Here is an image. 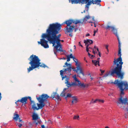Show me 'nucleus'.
Wrapping results in <instances>:
<instances>
[{
	"label": "nucleus",
	"instance_id": "f257e3e1",
	"mask_svg": "<svg viewBox=\"0 0 128 128\" xmlns=\"http://www.w3.org/2000/svg\"><path fill=\"white\" fill-rule=\"evenodd\" d=\"M61 27L62 25L57 22L50 24L46 30V33L43 34L42 36V38L40 39V41L38 42V44H41L45 48H49L48 41L45 38H47L48 40H60V37L61 34L58 36L56 34L59 32Z\"/></svg>",
	"mask_w": 128,
	"mask_h": 128
},
{
	"label": "nucleus",
	"instance_id": "f03ea898",
	"mask_svg": "<svg viewBox=\"0 0 128 128\" xmlns=\"http://www.w3.org/2000/svg\"><path fill=\"white\" fill-rule=\"evenodd\" d=\"M118 40V54L120 57L117 59L114 58L113 61V65L115 64L116 65V66L114 70H113L112 74L116 73L117 74L120 75V76H122L124 74L123 73H121L120 70L122 69V65L123 64V62H122V60L121 57V45L119 40V38L118 35L117 34L116 36Z\"/></svg>",
	"mask_w": 128,
	"mask_h": 128
},
{
	"label": "nucleus",
	"instance_id": "7ed1b4c3",
	"mask_svg": "<svg viewBox=\"0 0 128 128\" xmlns=\"http://www.w3.org/2000/svg\"><path fill=\"white\" fill-rule=\"evenodd\" d=\"M28 59L30 62L29 64L31 65V66H30L29 68L27 69L28 73L33 69L39 67L45 68L46 66L45 64H41L40 62V60L38 56L35 55H31Z\"/></svg>",
	"mask_w": 128,
	"mask_h": 128
},
{
	"label": "nucleus",
	"instance_id": "20e7f679",
	"mask_svg": "<svg viewBox=\"0 0 128 128\" xmlns=\"http://www.w3.org/2000/svg\"><path fill=\"white\" fill-rule=\"evenodd\" d=\"M91 18V17L89 15L86 16L83 19H81L80 20H70L65 21L64 22V24H67L68 26L70 24L74 23L76 24L78 23L82 24H85L87 20Z\"/></svg>",
	"mask_w": 128,
	"mask_h": 128
},
{
	"label": "nucleus",
	"instance_id": "39448f33",
	"mask_svg": "<svg viewBox=\"0 0 128 128\" xmlns=\"http://www.w3.org/2000/svg\"><path fill=\"white\" fill-rule=\"evenodd\" d=\"M114 84H116L118 86L120 91V96L124 94V90L128 89V84L126 81L120 82V80H117L114 81Z\"/></svg>",
	"mask_w": 128,
	"mask_h": 128
},
{
	"label": "nucleus",
	"instance_id": "423d86ee",
	"mask_svg": "<svg viewBox=\"0 0 128 128\" xmlns=\"http://www.w3.org/2000/svg\"><path fill=\"white\" fill-rule=\"evenodd\" d=\"M48 40L52 44V46H54V48H55L56 50L57 51H59L62 52H66L65 50H63L62 49V46L60 42V40H56L55 41L52 40Z\"/></svg>",
	"mask_w": 128,
	"mask_h": 128
},
{
	"label": "nucleus",
	"instance_id": "0eeeda50",
	"mask_svg": "<svg viewBox=\"0 0 128 128\" xmlns=\"http://www.w3.org/2000/svg\"><path fill=\"white\" fill-rule=\"evenodd\" d=\"M70 24L68 26L67 25V26L66 27V34H68L70 33L68 35L71 37L72 36V32H73V30H74V32H76L78 30L77 28H75V26L73 25L71 26L72 24Z\"/></svg>",
	"mask_w": 128,
	"mask_h": 128
},
{
	"label": "nucleus",
	"instance_id": "6e6552de",
	"mask_svg": "<svg viewBox=\"0 0 128 128\" xmlns=\"http://www.w3.org/2000/svg\"><path fill=\"white\" fill-rule=\"evenodd\" d=\"M112 66V67L114 66V68L113 69H112L111 72H110L109 73H107L106 74L104 75V77H106L107 76H109L110 75H111L112 76H113L114 75V74H115L117 76H118V78H120V80H122L123 78L124 77V72H122V71H121L122 70H120V72L121 73H124V74L122 75V76H120V75H118V74H117L116 73H114V74H112V71L113 70H114V68H115L116 66V64H115V65H113H113Z\"/></svg>",
	"mask_w": 128,
	"mask_h": 128
},
{
	"label": "nucleus",
	"instance_id": "1a4fd4ad",
	"mask_svg": "<svg viewBox=\"0 0 128 128\" xmlns=\"http://www.w3.org/2000/svg\"><path fill=\"white\" fill-rule=\"evenodd\" d=\"M104 28L106 30H110L111 29L112 31L116 36L118 34L116 29L114 26L111 25V23L110 22H108L106 26L104 27Z\"/></svg>",
	"mask_w": 128,
	"mask_h": 128
},
{
	"label": "nucleus",
	"instance_id": "9d476101",
	"mask_svg": "<svg viewBox=\"0 0 128 128\" xmlns=\"http://www.w3.org/2000/svg\"><path fill=\"white\" fill-rule=\"evenodd\" d=\"M126 98H123L122 96H121L120 98L118 99V101L116 102L118 106L121 104L126 105V104L128 105V102Z\"/></svg>",
	"mask_w": 128,
	"mask_h": 128
},
{
	"label": "nucleus",
	"instance_id": "9b49d317",
	"mask_svg": "<svg viewBox=\"0 0 128 128\" xmlns=\"http://www.w3.org/2000/svg\"><path fill=\"white\" fill-rule=\"evenodd\" d=\"M50 97L48 96L47 94H43L38 97L36 96V98L37 99L40 100V101L42 102H44L45 101H47V98H50Z\"/></svg>",
	"mask_w": 128,
	"mask_h": 128
},
{
	"label": "nucleus",
	"instance_id": "f8f14e48",
	"mask_svg": "<svg viewBox=\"0 0 128 128\" xmlns=\"http://www.w3.org/2000/svg\"><path fill=\"white\" fill-rule=\"evenodd\" d=\"M75 63L76 65V70L77 71V70H79V74H81L82 75L83 77H82L79 76H79L81 78L83 79L84 75V72H83L81 68L80 64L78 63V62Z\"/></svg>",
	"mask_w": 128,
	"mask_h": 128
},
{
	"label": "nucleus",
	"instance_id": "ddd939ff",
	"mask_svg": "<svg viewBox=\"0 0 128 128\" xmlns=\"http://www.w3.org/2000/svg\"><path fill=\"white\" fill-rule=\"evenodd\" d=\"M32 120H35V122L34 123H35L36 125H37L38 124H40L41 122L40 121H38L37 122H36V121L38 118L39 117L38 114L35 113H34L32 116Z\"/></svg>",
	"mask_w": 128,
	"mask_h": 128
},
{
	"label": "nucleus",
	"instance_id": "4468645a",
	"mask_svg": "<svg viewBox=\"0 0 128 128\" xmlns=\"http://www.w3.org/2000/svg\"><path fill=\"white\" fill-rule=\"evenodd\" d=\"M50 98H52V99H54L55 100L57 99L58 100H61L60 96L57 94L56 92H53Z\"/></svg>",
	"mask_w": 128,
	"mask_h": 128
},
{
	"label": "nucleus",
	"instance_id": "2eb2a0df",
	"mask_svg": "<svg viewBox=\"0 0 128 128\" xmlns=\"http://www.w3.org/2000/svg\"><path fill=\"white\" fill-rule=\"evenodd\" d=\"M64 64L65 65L63 66L64 67H65L66 66L68 67V66L67 68H65V71H68V73H70L72 69V65L70 64H68L67 62L65 63Z\"/></svg>",
	"mask_w": 128,
	"mask_h": 128
},
{
	"label": "nucleus",
	"instance_id": "dca6fc26",
	"mask_svg": "<svg viewBox=\"0 0 128 128\" xmlns=\"http://www.w3.org/2000/svg\"><path fill=\"white\" fill-rule=\"evenodd\" d=\"M69 2H71L72 4H84V0H68Z\"/></svg>",
	"mask_w": 128,
	"mask_h": 128
},
{
	"label": "nucleus",
	"instance_id": "f3484780",
	"mask_svg": "<svg viewBox=\"0 0 128 128\" xmlns=\"http://www.w3.org/2000/svg\"><path fill=\"white\" fill-rule=\"evenodd\" d=\"M28 98L27 97H24L22 98L21 100H17V102H19L23 104H25L27 103V100Z\"/></svg>",
	"mask_w": 128,
	"mask_h": 128
},
{
	"label": "nucleus",
	"instance_id": "a211bd4d",
	"mask_svg": "<svg viewBox=\"0 0 128 128\" xmlns=\"http://www.w3.org/2000/svg\"><path fill=\"white\" fill-rule=\"evenodd\" d=\"M39 102L40 103V104H37L38 108V110L39 109H42L43 107H44L45 105L44 103V102H42L40 101V100L37 99Z\"/></svg>",
	"mask_w": 128,
	"mask_h": 128
},
{
	"label": "nucleus",
	"instance_id": "6ab92c4d",
	"mask_svg": "<svg viewBox=\"0 0 128 128\" xmlns=\"http://www.w3.org/2000/svg\"><path fill=\"white\" fill-rule=\"evenodd\" d=\"M90 2H91V4H96L97 5H99V6H101L100 4V2H101V0H90Z\"/></svg>",
	"mask_w": 128,
	"mask_h": 128
},
{
	"label": "nucleus",
	"instance_id": "aec40b11",
	"mask_svg": "<svg viewBox=\"0 0 128 128\" xmlns=\"http://www.w3.org/2000/svg\"><path fill=\"white\" fill-rule=\"evenodd\" d=\"M13 118L16 121H17L18 119L19 120V122H23V121H22V120L20 119L19 118V116L18 114H14Z\"/></svg>",
	"mask_w": 128,
	"mask_h": 128
},
{
	"label": "nucleus",
	"instance_id": "412c9836",
	"mask_svg": "<svg viewBox=\"0 0 128 128\" xmlns=\"http://www.w3.org/2000/svg\"><path fill=\"white\" fill-rule=\"evenodd\" d=\"M64 70H61L60 71V74L62 78V80H63L65 78V77H66V75H65V76H63V73H64V74L66 73V72L67 71H65V68L64 69Z\"/></svg>",
	"mask_w": 128,
	"mask_h": 128
},
{
	"label": "nucleus",
	"instance_id": "4be33fe9",
	"mask_svg": "<svg viewBox=\"0 0 128 128\" xmlns=\"http://www.w3.org/2000/svg\"><path fill=\"white\" fill-rule=\"evenodd\" d=\"M84 42L86 46L88 45L89 46L90 44H92L93 43V42L92 40H90L87 39L86 40H84Z\"/></svg>",
	"mask_w": 128,
	"mask_h": 128
},
{
	"label": "nucleus",
	"instance_id": "5701e85b",
	"mask_svg": "<svg viewBox=\"0 0 128 128\" xmlns=\"http://www.w3.org/2000/svg\"><path fill=\"white\" fill-rule=\"evenodd\" d=\"M31 104L32 106V108L34 110H38V108L36 106V104L34 102L32 103H31Z\"/></svg>",
	"mask_w": 128,
	"mask_h": 128
},
{
	"label": "nucleus",
	"instance_id": "b1692460",
	"mask_svg": "<svg viewBox=\"0 0 128 128\" xmlns=\"http://www.w3.org/2000/svg\"><path fill=\"white\" fill-rule=\"evenodd\" d=\"M68 89V88H64L63 90L62 93L60 94V96H64L66 94V93L65 92V91Z\"/></svg>",
	"mask_w": 128,
	"mask_h": 128
},
{
	"label": "nucleus",
	"instance_id": "393cba45",
	"mask_svg": "<svg viewBox=\"0 0 128 128\" xmlns=\"http://www.w3.org/2000/svg\"><path fill=\"white\" fill-rule=\"evenodd\" d=\"M77 82L78 84H77V86L81 88H84V83H81L80 81V82Z\"/></svg>",
	"mask_w": 128,
	"mask_h": 128
},
{
	"label": "nucleus",
	"instance_id": "a878e982",
	"mask_svg": "<svg viewBox=\"0 0 128 128\" xmlns=\"http://www.w3.org/2000/svg\"><path fill=\"white\" fill-rule=\"evenodd\" d=\"M72 98H73L72 100V104L74 103H76L77 102V99L76 97L74 96H72Z\"/></svg>",
	"mask_w": 128,
	"mask_h": 128
},
{
	"label": "nucleus",
	"instance_id": "bb28decb",
	"mask_svg": "<svg viewBox=\"0 0 128 128\" xmlns=\"http://www.w3.org/2000/svg\"><path fill=\"white\" fill-rule=\"evenodd\" d=\"M92 63L94 64L96 66L98 64V66H100V64H99V61L96 60H92Z\"/></svg>",
	"mask_w": 128,
	"mask_h": 128
},
{
	"label": "nucleus",
	"instance_id": "cd10ccee",
	"mask_svg": "<svg viewBox=\"0 0 128 128\" xmlns=\"http://www.w3.org/2000/svg\"><path fill=\"white\" fill-rule=\"evenodd\" d=\"M86 4H87L85 6V7L88 8H89L88 6L90 5L91 4V2L89 1Z\"/></svg>",
	"mask_w": 128,
	"mask_h": 128
},
{
	"label": "nucleus",
	"instance_id": "c85d7f7f",
	"mask_svg": "<svg viewBox=\"0 0 128 128\" xmlns=\"http://www.w3.org/2000/svg\"><path fill=\"white\" fill-rule=\"evenodd\" d=\"M73 78H74L76 82H80V81L76 78V75H74V76Z\"/></svg>",
	"mask_w": 128,
	"mask_h": 128
},
{
	"label": "nucleus",
	"instance_id": "c756f323",
	"mask_svg": "<svg viewBox=\"0 0 128 128\" xmlns=\"http://www.w3.org/2000/svg\"><path fill=\"white\" fill-rule=\"evenodd\" d=\"M65 84H67V83H68V82H69V77L66 76V77H65Z\"/></svg>",
	"mask_w": 128,
	"mask_h": 128
},
{
	"label": "nucleus",
	"instance_id": "7c9ffc66",
	"mask_svg": "<svg viewBox=\"0 0 128 128\" xmlns=\"http://www.w3.org/2000/svg\"><path fill=\"white\" fill-rule=\"evenodd\" d=\"M74 120H79V116L78 115L74 116L73 118Z\"/></svg>",
	"mask_w": 128,
	"mask_h": 128
},
{
	"label": "nucleus",
	"instance_id": "2f4dec72",
	"mask_svg": "<svg viewBox=\"0 0 128 128\" xmlns=\"http://www.w3.org/2000/svg\"><path fill=\"white\" fill-rule=\"evenodd\" d=\"M65 84H66V85L67 86L68 88L71 86V84H70L69 82H68V83Z\"/></svg>",
	"mask_w": 128,
	"mask_h": 128
},
{
	"label": "nucleus",
	"instance_id": "473e14b6",
	"mask_svg": "<svg viewBox=\"0 0 128 128\" xmlns=\"http://www.w3.org/2000/svg\"><path fill=\"white\" fill-rule=\"evenodd\" d=\"M77 84L76 83V82H72L71 84V86H77Z\"/></svg>",
	"mask_w": 128,
	"mask_h": 128
},
{
	"label": "nucleus",
	"instance_id": "72a5a7b5",
	"mask_svg": "<svg viewBox=\"0 0 128 128\" xmlns=\"http://www.w3.org/2000/svg\"><path fill=\"white\" fill-rule=\"evenodd\" d=\"M98 102H99L103 103L104 102V101L103 100L98 99Z\"/></svg>",
	"mask_w": 128,
	"mask_h": 128
},
{
	"label": "nucleus",
	"instance_id": "f704fd0d",
	"mask_svg": "<svg viewBox=\"0 0 128 128\" xmlns=\"http://www.w3.org/2000/svg\"><path fill=\"white\" fill-rule=\"evenodd\" d=\"M66 96V97L70 98L72 96V95L70 93H68L67 94Z\"/></svg>",
	"mask_w": 128,
	"mask_h": 128
},
{
	"label": "nucleus",
	"instance_id": "c9c22d12",
	"mask_svg": "<svg viewBox=\"0 0 128 128\" xmlns=\"http://www.w3.org/2000/svg\"><path fill=\"white\" fill-rule=\"evenodd\" d=\"M72 59L75 62H78V59L76 58H75L74 57Z\"/></svg>",
	"mask_w": 128,
	"mask_h": 128
},
{
	"label": "nucleus",
	"instance_id": "e433bc0d",
	"mask_svg": "<svg viewBox=\"0 0 128 128\" xmlns=\"http://www.w3.org/2000/svg\"><path fill=\"white\" fill-rule=\"evenodd\" d=\"M67 61L68 62H69L70 60V58L69 57V56L68 55L67 56Z\"/></svg>",
	"mask_w": 128,
	"mask_h": 128
},
{
	"label": "nucleus",
	"instance_id": "4c0bfd02",
	"mask_svg": "<svg viewBox=\"0 0 128 128\" xmlns=\"http://www.w3.org/2000/svg\"><path fill=\"white\" fill-rule=\"evenodd\" d=\"M27 98H28L30 100V101L31 103H32L33 102H34V101L32 100V99L30 97L28 96Z\"/></svg>",
	"mask_w": 128,
	"mask_h": 128
},
{
	"label": "nucleus",
	"instance_id": "58836bf2",
	"mask_svg": "<svg viewBox=\"0 0 128 128\" xmlns=\"http://www.w3.org/2000/svg\"><path fill=\"white\" fill-rule=\"evenodd\" d=\"M72 69L74 71L76 72L78 74V71H79V70H77V71L75 70H76V69H75L74 68H72Z\"/></svg>",
	"mask_w": 128,
	"mask_h": 128
},
{
	"label": "nucleus",
	"instance_id": "ea45409f",
	"mask_svg": "<svg viewBox=\"0 0 128 128\" xmlns=\"http://www.w3.org/2000/svg\"><path fill=\"white\" fill-rule=\"evenodd\" d=\"M86 46V51L87 52H88L89 51V48L88 47V46H89L88 45Z\"/></svg>",
	"mask_w": 128,
	"mask_h": 128
},
{
	"label": "nucleus",
	"instance_id": "a19ab883",
	"mask_svg": "<svg viewBox=\"0 0 128 128\" xmlns=\"http://www.w3.org/2000/svg\"><path fill=\"white\" fill-rule=\"evenodd\" d=\"M90 85V84H84V88H88V86H89Z\"/></svg>",
	"mask_w": 128,
	"mask_h": 128
},
{
	"label": "nucleus",
	"instance_id": "79ce46f5",
	"mask_svg": "<svg viewBox=\"0 0 128 128\" xmlns=\"http://www.w3.org/2000/svg\"><path fill=\"white\" fill-rule=\"evenodd\" d=\"M72 54H70V55L69 56V57H70V58H73L74 57L73 56H72Z\"/></svg>",
	"mask_w": 128,
	"mask_h": 128
},
{
	"label": "nucleus",
	"instance_id": "37998d69",
	"mask_svg": "<svg viewBox=\"0 0 128 128\" xmlns=\"http://www.w3.org/2000/svg\"><path fill=\"white\" fill-rule=\"evenodd\" d=\"M94 101H93V99H92V100L90 102V104H94V102H93Z\"/></svg>",
	"mask_w": 128,
	"mask_h": 128
},
{
	"label": "nucleus",
	"instance_id": "c03bdc74",
	"mask_svg": "<svg viewBox=\"0 0 128 128\" xmlns=\"http://www.w3.org/2000/svg\"><path fill=\"white\" fill-rule=\"evenodd\" d=\"M88 22L89 23H94V26L95 27H96V25L95 23L94 22H90V21Z\"/></svg>",
	"mask_w": 128,
	"mask_h": 128
},
{
	"label": "nucleus",
	"instance_id": "a18cd8bd",
	"mask_svg": "<svg viewBox=\"0 0 128 128\" xmlns=\"http://www.w3.org/2000/svg\"><path fill=\"white\" fill-rule=\"evenodd\" d=\"M84 4H86L88 1H89V0H84Z\"/></svg>",
	"mask_w": 128,
	"mask_h": 128
},
{
	"label": "nucleus",
	"instance_id": "49530a36",
	"mask_svg": "<svg viewBox=\"0 0 128 128\" xmlns=\"http://www.w3.org/2000/svg\"><path fill=\"white\" fill-rule=\"evenodd\" d=\"M92 50H93V54H96V53H97V52H96L94 50V49H92Z\"/></svg>",
	"mask_w": 128,
	"mask_h": 128
},
{
	"label": "nucleus",
	"instance_id": "de8ad7c7",
	"mask_svg": "<svg viewBox=\"0 0 128 128\" xmlns=\"http://www.w3.org/2000/svg\"><path fill=\"white\" fill-rule=\"evenodd\" d=\"M105 46L106 47V49H108V45H107V44L106 45H105Z\"/></svg>",
	"mask_w": 128,
	"mask_h": 128
},
{
	"label": "nucleus",
	"instance_id": "09e8293b",
	"mask_svg": "<svg viewBox=\"0 0 128 128\" xmlns=\"http://www.w3.org/2000/svg\"><path fill=\"white\" fill-rule=\"evenodd\" d=\"M98 99H96V100H95L93 102L94 103H96L98 102Z\"/></svg>",
	"mask_w": 128,
	"mask_h": 128
},
{
	"label": "nucleus",
	"instance_id": "8fccbe9b",
	"mask_svg": "<svg viewBox=\"0 0 128 128\" xmlns=\"http://www.w3.org/2000/svg\"><path fill=\"white\" fill-rule=\"evenodd\" d=\"M100 71L101 72V73L102 74L104 72V70H100Z\"/></svg>",
	"mask_w": 128,
	"mask_h": 128
},
{
	"label": "nucleus",
	"instance_id": "3c124183",
	"mask_svg": "<svg viewBox=\"0 0 128 128\" xmlns=\"http://www.w3.org/2000/svg\"><path fill=\"white\" fill-rule=\"evenodd\" d=\"M79 45L80 46H81V47H83V46L81 44L80 42H79Z\"/></svg>",
	"mask_w": 128,
	"mask_h": 128
},
{
	"label": "nucleus",
	"instance_id": "603ef678",
	"mask_svg": "<svg viewBox=\"0 0 128 128\" xmlns=\"http://www.w3.org/2000/svg\"><path fill=\"white\" fill-rule=\"evenodd\" d=\"M22 124H20L18 125V126L20 128L22 126Z\"/></svg>",
	"mask_w": 128,
	"mask_h": 128
},
{
	"label": "nucleus",
	"instance_id": "864d4df0",
	"mask_svg": "<svg viewBox=\"0 0 128 128\" xmlns=\"http://www.w3.org/2000/svg\"><path fill=\"white\" fill-rule=\"evenodd\" d=\"M98 55L100 57L101 56V54L100 52H98Z\"/></svg>",
	"mask_w": 128,
	"mask_h": 128
},
{
	"label": "nucleus",
	"instance_id": "5fc2aeb1",
	"mask_svg": "<svg viewBox=\"0 0 128 128\" xmlns=\"http://www.w3.org/2000/svg\"><path fill=\"white\" fill-rule=\"evenodd\" d=\"M64 128H72L71 126H70L69 127L68 126H66Z\"/></svg>",
	"mask_w": 128,
	"mask_h": 128
},
{
	"label": "nucleus",
	"instance_id": "6e6d98bb",
	"mask_svg": "<svg viewBox=\"0 0 128 128\" xmlns=\"http://www.w3.org/2000/svg\"><path fill=\"white\" fill-rule=\"evenodd\" d=\"M98 29H97V30H94V33H95V34H96V33L97 32V31H98Z\"/></svg>",
	"mask_w": 128,
	"mask_h": 128
},
{
	"label": "nucleus",
	"instance_id": "4d7b16f0",
	"mask_svg": "<svg viewBox=\"0 0 128 128\" xmlns=\"http://www.w3.org/2000/svg\"><path fill=\"white\" fill-rule=\"evenodd\" d=\"M42 128H44L45 127L44 125H42L41 126Z\"/></svg>",
	"mask_w": 128,
	"mask_h": 128
},
{
	"label": "nucleus",
	"instance_id": "13d9d810",
	"mask_svg": "<svg viewBox=\"0 0 128 128\" xmlns=\"http://www.w3.org/2000/svg\"><path fill=\"white\" fill-rule=\"evenodd\" d=\"M92 20L94 21V22H95V20H94V17H92Z\"/></svg>",
	"mask_w": 128,
	"mask_h": 128
},
{
	"label": "nucleus",
	"instance_id": "bf43d9fd",
	"mask_svg": "<svg viewBox=\"0 0 128 128\" xmlns=\"http://www.w3.org/2000/svg\"><path fill=\"white\" fill-rule=\"evenodd\" d=\"M88 54L90 57V56H91V55L89 52H88Z\"/></svg>",
	"mask_w": 128,
	"mask_h": 128
},
{
	"label": "nucleus",
	"instance_id": "052dcab7",
	"mask_svg": "<svg viewBox=\"0 0 128 128\" xmlns=\"http://www.w3.org/2000/svg\"><path fill=\"white\" fill-rule=\"evenodd\" d=\"M91 57H90L91 58H92L93 57H94V56L93 55H91Z\"/></svg>",
	"mask_w": 128,
	"mask_h": 128
},
{
	"label": "nucleus",
	"instance_id": "680f3d73",
	"mask_svg": "<svg viewBox=\"0 0 128 128\" xmlns=\"http://www.w3.org/2000/svg\"><path fill=\"white\" fill-rule=\"evenodd\" d=\"M90 34H88L86 35V36H90Z\"/></svg>",
	"mask_w": 128,
	"mask_h": 128
},
{
	"label": "nucleus",
	"instance_id": "e2e57ef3",
	"mask_svg": "<svg viewBox=\"0 0 128 128\" xmlns=\"http://www.w3.org/2000/svg\"><path fill=\"white\" fill-rule=\"evenodd\" d=\"M96 50H97L98 52H99V50H98V48H96Z\"/></svg>",
	"mask_w": 128,
	"mask_h": 128
},
{
	"label": "nucleus",
	"instance_id": "0e129e2a",
	"mask_svg": "<svg viewBox=\"0 0 128 128\" xmlns=\"http://www.w3.org/2000/svg\"><path fill=\"white\" fill-rule=\"evenodd\" d=\"M29 124L30 125H32V123H31V122H29Z\"/></svg>",
	"mask_w": 128,
	"mask_h": 128
},
{
	"label": "nucleus",
	"instance_id": "69168bd1",
	"mask_svg": "<svg viewBox=\"0 0 128 128\" xmlns=\"http://www.w3.org/2000/svg\"><path fill=\"white\" fill-rule=\"evenodd\" d=\"M17 102V101L16 102H15V104H16L17 105V106L18 105V104H17V102Z\"/></svg>",
	"mask_w": 128,
	"mask_h": 128
},
{
	"label": "nucleus",
	"instance_id": "338daca9",
	"mask_svg": "<svg viewBox=\"0 0 128 128\" xmlns=\"http://www.w3.org/2000/svg\"><path fill=\"white\" fill-rule=\"evenodd\" d=\"M96 46H94V48H95V49H96Z\"/></svg>",
	"mask_w": 128,
	"mask_h": 128
},
{
	"label": "nucleus",
	"instance_id": "774afa93",
	"mask_svg": "<svg viewBox=\"0 0 128 128\" xmlns=\"http://www.w3.org/2000/svg\"><path fill=\"white\" fill-rule=\"evenodd\" d=\"M105 128H109L108 126H106Z\"/></svg>",
	"mask_w": 128,
	"mask_h": 128
}]
</instances>
